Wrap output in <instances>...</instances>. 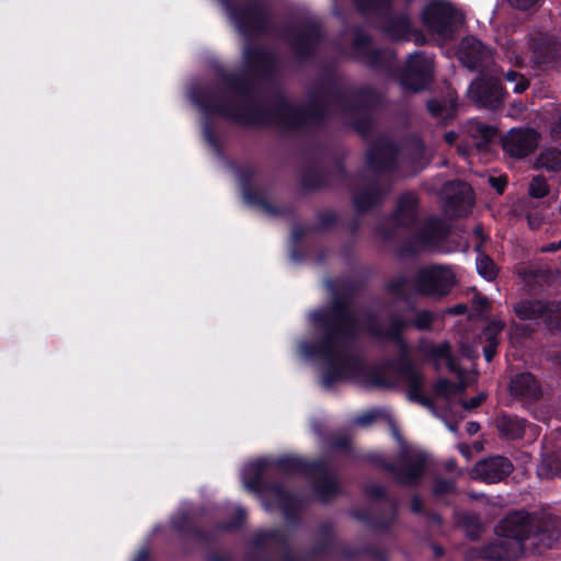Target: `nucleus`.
Wrapping results in <instances>:
<instances>
[{"label": "nucleus", "mask_w": 561, "mask_h": 561, "mask_svg": "<svg viewBox=\"0 0 561 561\" xmlns=\"http://www.w3.org/2000/svg\"><path fill=\"white\" fill-rule=\"evenodd\" d=\"M408 79L403 84L414 92L422 90L432 77L433 60L431 57L422 54H412L409 57L408 65Z\"/></svg>", "instance_id": "1a4fd4ad"}, {"label": "nucleus", "mask_w": 561, "mask_h": 561, "mask_svg": "<svg viewBox=\"0 0 561 561\" xmlns=\"http://www.w3.org/2000/svg\"><path fill=\"white\" fill-rule=\"evenodd\" d=\"M477 271L485 279L492 280L496 276V270L494 262L485 255H481L477 259Z\"/></svg>", "instance_id": "7c9ffc66"}, {"label": "nucleus", "mask_w": 561, "mask_h": 561, "mask_svg": "<svg viewBox=\"0 0 561 561\" xmlns=\"http://www.w3.org/2000/svg\"><path fill=\"white\" fill-rule=\"evenodd\" d=\"M341 346V339L332 332L319 347H313L307 343H304L300 345V351L305 357H313L320 355L329 362H334L335 359L340 358Z\"/></svg>", "instance_id": "dca6fc26"}, {"label": "nucleus", "mask_w": 561, "mask_h": 561, "mask_svg": "<svg viewBox=\"0 0 561 561\" xmlns=\"http://www.w3.org/2000/svg\"><path fill=\"white\" fill-rule=\"evenodd\" d=\"M537 473L540 478H552L561 473V456H549L541 460L537 467Z\"/></svg>", "instance_id": "cd10ccee"}, {"label": "nucleus", "mask_w": 561, "mask_h": 561, "mask_svg": "<svg viewBox=\"0 0 561 561\" xmlns=\"http://www.w3.org/2000/svg\"><path fill=\"white\" fill-rule=\"evenodd\" d=\"M422 21L436 41L446 42L457 32L462 18L448 2L431 0L423 8Z\"/></svg>", "instance_id": "7ed1b4c3"}, {"label": "nucleus", "mask_w": 561, "mask_h": 561, "mask_svg": "<svg viewBox=\"0 0 561 561\" xmlns=\"http://www.w3.org/2000/svg\"><path fill=\"white\" fill-rule=\"evenodd\" d=\"M495 534L516 543L524 552L541 554L556 548L561 538V518L552 514L539 516L525 510L510 511L496 525Z\"/></svg>", "instance_id": "f257e3e1"}, {"label": "nucleus", "mask_w": 561, "mask_h": 561, "mask_svg": "<svg viewBox=\"0 0 561 561\" xmlns=\"http://www.w3.org/2000/svg\"><path fill=\"white\" fill-rule=\"evenodd\" d=\"M424 516L426 517L428 523H431L432 525L440 526L443 523L440 515L436 512L426 511Z\"/></svg>", "instance_id": "09e8293b"}, {"label": "nucleus", "mask_w": 561, "mask_h": 561, "mask_svg": "<svg viewBox=\"0 0 561 561\" xmlns=\"http://www.w3.org/2000/svg\"><path fill=\"white\" fill-rule=\"evenodd\" d=\"M530 47L534 48V61L535 62L545 61V57H546L548 49L545 46H538L535 48L531 45Z\"/></svg>", "instance_id": "49530a36"}, {"label": "nucleus", "mask_w": 561, "mask_h": 561, "mask_svg": "<svg viewBox=\"0 0 561 561\" xmlns=\"http://www.w3.org/2000/svg\"><path fill=\"white\" fill-rule=\"evenodd\" d=\"M514 310L522 320L537 319L540 316H547L549 312L548 306L539 300L520 301L515 306Z\"/></svg>", "instance_id": "4be33fe9"}, {"label": "nucleus", "mask_w": 561, "mask_h": 561, "mask_svg": "<svg viewBox=\"0 0 561 561\" xmlns=\"http://www.w3.org/2000/svg\"><path fill=\"white\" fill-rule=\"evenodd\" d=\"M507 82L513 84V91L515 93H522L528 88V81L516 71H507L505 75Z\"/></svg>", "instance_id": "72a5a7b5"}, {"label": "nucleus", "mask_w": 561, "mask_h": 561, "mask_svg": "<svg viewBox=\"0 0 561 561\" xmlns=\"http://www.w3.org/2000/svg\"><path fill=\"white\" fill-rule=\"evenodd\" d=\"M489 54V49L477 38L466 37L461 44V59L470 68H476Z\"/></svg>", "instance_id": "6ab92c4d"}, {"label": "nucleus", "mask_w": 561, "mask_h": 561, "mask_svg": "<svg viewBox=\"0 0 561 561\" xmlns=\"http://www.w3.org/2000/svg\"><path fill=\"white\" fill-rule=\"evenodd\" d=\"M432 550H433V553H434V559H439L444 556L445 553V550L442 546L439 545H436V543H433L432 545Z\"/></svg>", "instance_id": "4d7b16f0"}, {"label": "nucleus", "mask_w": 561, "mask_h": 561, "mask_svg": "<svg viewBox=\"0 0 561 561\" xmlns=\"http://www.w3.org/2000/svg\"><path fill=\"white\" fill-rule=\"evenodd\" d=\"M510 3L518 9L526 10L538 2V0H508Z\"/></svg>", "instance_id": "c03bdc74"}, {"label": "nucleus", "mask_w": 561, "mask_h": 561, "mask_svg": "<svg viewBox=\"0 0 561 561\" xmlns=\"http://www.w3.org/2000/svg\"><path fill=\"white\" fill-rule=\"evenodd\" d=\"M468 93L477 104L486 107L494 106L504 96L503 90L496 80L477 79L470 84Z\"/></svg>", "instance_id": "ddd939ff"}, {"label": "nucleus", "mask_w": 561, "mask_h": 561, "mask_svg": "<svg viewBox=\"0 0 561 561\" xmlns=\"http://www.w3.org/2000/svg\"><path fill=\"white\" fill-rule=\"evenodd\" d=\"M445 234L440 229H436L435 233L425 241L424 248L434 245Z\"/></svg>", "instance_id": "8fccbe9b"}, {"label": "nucleus", "mask_w": 561, "mask_h": 561, "mask_svg": "<svg viewBox=\"0 0 561 561\" xmlns=\"http://www.w3.org/2000/svg\"><path fill=\"white\" fill-rule=\"evenodd\" d=\"M393 436L402 447L399 462L392 469L393 479L402 485H414L424 476L430 456L419 447H407L396 430Z\"/></svg>", "instance_id": "20e7f679"}, {"label": "nucleus", "mask_w": 561, "mask_h": 561, "mask_svg": "<svg viewBox=\"0 0 561 561\" xmlns=\"http://www.w3.org/2000/svg\"><path fill=\"white\" fill-rule=\"evenodd\" d=\"M454 489V484L450 481H442L437 485L436 491H450Z\"/></svg>", "instance_id": "bf43d9fd"}, {"label": "nucleus", "mask_w": 561, "mask_h": 561, "mask_svg": "<svg viewBox=\"0 0 561 561\" xmlns=\"http://www.w3.org/2000/svg\"><path fill=\"white\" fill-rule=\"evenodd\" d=\"M497 342L489 343L483 350V355L486 362H491L495 355Z\"/></svg>", "instance_id": "de8ad7c7"}, {"label": "nucleus", "mask_w": 561, "mask_h": 561, "mask_svg": "<svg viewBox=\"0 0 561 561\" xmlns=\"http://www.w3.org/2000/svg\"><path fill=\"white\" fill-rule=\"evenodd\" d=\"M150 560V552L148 548L140 549L136 556L134 557L133 561H149Z\"/></svg>", "instance_id": "603ef678"}, {"label": "nucleus", "mask_w": 561, "mask_h": 561, "mask_svg": "<svg viewBox=\"0 0 561 561\" xmlns=\"http://www.w3.org/2000/svg\"><path fill=\"white\" fill-rule=\"evenodd\" d=\"M319 542L312 547L311 554H333L337 547L334 525L332 522H323L318 526Z\"/></svg>", "instance_id": "a211bd4d"}, {"label": "nucleus", "mask_w": 561, "mask_h": 561, "mask_svg": "<svg viewBox=\"0 0 561 561\" xmlns=\"http://www.w3.org/2000/svg\"><path fill=\"white\" fill-rule=\"evenodd\" d=\"M458 449L460 454L465 456L467 459L470 458V448L467 445H460Z\"/></svg>", "instance_id": "69168bd1"}, {"label": "nucleus", "mask_w": 561, "mask_h": 561, "mask_svg": "<svg viewBox=\"0 0 561 561\" xmlns=\"http://www.w3.org/2000/svg\"><path fill=\"white\" fill-rule=\"evenodd\" d=\"M455 284V273L443 265L426 266L417 275L419 290L431 296L447 295Z\"/></svg>", "instance_id": "39448f33"}, {"label": "nucleus", "mask_w": 561, "mask_h": 561, "mask_svg": "<svg viewBox=\"0 0 561 561\" xmlns=\"http://www.w3.org/2000/svg\"><path fill=\"white\" fill-rule=\"evenodd\" d=\"M480 430V425L479 423L477 422H469L467 424V432L470 434V435H473L476 433H478Z\"/></svg>", "instance_id": "052dcab7"}, {"label": "nucleus", "mask_w": 561, "mask_h": 561, "mask_svg": "<svg viewBox=\"0 0 561 561\" xmlns=\"http://www.w3.org/2000/svg\"><path fill=\"white\" fill-rule=\"evenodd\" d=\"M363 366L355 359H346L341 363H333L332 367L322 378L324 387L329 388L333 382L355 377V373L360 371Z\"/></svg>", "instance_id": "f3484780"}, {"label": "nucleus", "mask_w": 561, "mask_h": 561, "mask_svg": "<svg viewBox=\"0 0 561 561\" xmlns=\"http://www.w3.org/2000/svg\"><path fill=\"white\" fill-rule=\"evenodd\" d=\"M446 468L448 471H454L456 469V461L454 459H450L446 462Z\"/></svg>", "instance_id": "338daca9"}, {"label": "nucleus", "mask_w": 561, "mask_h": 561, "mask_svg": "<svg viewBox=\"0 0 561 561\" xmlns=\"http://www.w3.org/2000/svg\"><path fill=\"white\" fill-rule=\"evenodd\" d=\"M247 513L242 507H238L233 515L226 522L218 523L215 528L218 531H234L240 529L245 522Z\"/></svg>", "instance_id": "c85d7f7f"}, {"label": "nucleus", "mask_w": 561, "mask_h": 561, "mask_svg": "<svg viewBox=\"0 0 561 561\" xmlns=\"http://www.w3.org/2000/svg\"><path fill=\"white\" fill-rule=\"evenodd\" d=\"M526 218L531 229L539 228L542 222V217L538 214H526Z\"/></svg>", "instance_id": "37998d69"}, {"label": "nucleus", "mask_w": 561, "mask_h": 561, "mask_svg": "<svg viewBox=\"0 0 561 561\" xmlns=\"http://www.w3.org/2000/svg\"><path fill=\"white\" fill-rule=\"evenodd\" d=\"M230 16H231V19L233 20V22H234L236 26H237L241 32L245 31V25H243V20H242V18H241L238 13H236V12H230Z\"/></svg>", "instance_id": "6e6d98bb"}, {"label": "nucleus", "mask_w": 561, "mask_h": 561, "mask_svg": "<svg viewBox=\"0 0 561 561\" xmlns=\"http://www.w3.org/2000/svg\"><path fill=\"white\" fill-rule=\"evenodd\" d=\"M400 378L402 382L408 387L409 398L411 400L421 402L423 405L431 409V411L435 414L436 411L433 404L430 402V400L422 396L421 390L423 385V377L420 371L411 365H405L400 371Z\"/></svg>", "instance_id": "2eb2a0df"}, {"label": "nucleus", "mask_w": 561, "mask_h": 561, "mask_svg": "<svg viewBox=\"0 0 561 561\" xmlns=\"http://www.w3.org/2000/svg\"><path fill=\"white\" fill-rule=\"evenodd\" d=\"M313 323L324 325L333 330L344 331L352 321L344 308H325L310 313Z\"/></svg>", "instance_id": "4468645a"}, {"label": "nucleus", "mask_w": 561, "mask_h": 561, "mask_svg": "<svg viewBox=\"0 0 561 561\" xmlns=\"http://www.w3.org/2000/svg\"><path fill=\"white\" fill-rule=\"evenodd\" d=\"M504 324L501 321H494L488 325L482 334V339H484L488 343L497 342V335L503 330Z\"/></svg>", "instance_id": "f704fd0d"}, {"label": "nucleus", "mask_w": 561, "mask_h": 561, "mask_svg": "<svg viewBox=\"0 0 561 561\" xmlns=\"http://www.w3.org/2000/svg\"><path fill=\"white\" fill-rule=\"evenodd\" d=\"M497 427L502 435L515 439L524 435L526 423L519 417L502 416L497 421Z\"/></svg>", "instance_id": "5701e85b"}, {"label": "nucleus", "mask_w": 561, "mask_h": 561, "mask_svg": "<svg viewBox=\"0 0 561 561\" xmlns=\"http://www.w3.org/2000/svg\"><path fill=\"white\" fill-rule=\"evenodd\" d=\"M414 496L411 500V512L420 515H425L426 510L424 507L423 501L419 496V493H413Z\"/></svg>", "instance_id": "58836bf2"}, {"label": "nucleus", "mask_w": 561, "mask_h": 561, "mask_svg": "<svg viewBox=\"0 0 561 561\" xmlns=\"http://www.w3.org/2000/svg\"><path fill=\"white\" fill-rule=\"evenodd\" d=\"M466 310H467V307L465 305L460 304V305H457L454 308H451L449 311L453 313H456V314H460V313L466 312Z\"/></svg>", "instance_id": "0e129e2a"}, {"label": "nucleus", "mask_w": 561, "mask_h": 561, "mask_svg": "<svg viewBox=\"0 0 561 561\" xmlns=\"http://www.w3.org/2000/svg\"><path fill=\"white\" fill-rule=\"evenodd\" d=\"M477 130L482 134V137L484 139H489L493 136L494 131L492 128L484 126V125H477Z\"/></svg>", "instance_id": "5fc2aeb1"}, {"label": "nucleus", "mask_w": 561, "mask_h": 561, "mask_svg": "<svg viewBox=\"0 0 561 561\" xmlns=\"http://www.w3.org/2000/svg\"><path fill=\"white\" fill-rule=\"evenodd\" d=\"M485 399V393H480L477 397L472 398L470 401H461V405L463 409L470 411L478 408Z\"/></svg>", "instance_id": "ea45409f"}, {"label": "nucleus", "mask_w": 561, "mask_h": 561, "mask_svg": "<svg viewBox=\"0 0 561 561\" xmlns=\"http://www.w3.org/2000/svg\"><path fill=\"white\" fill-rule=\"evenodd\" d=\"M313 497V500L322 503V504H330L337 495L341 493H310Z\"/></svg>", "instance_id": "a19ab883"}, {"label": "nucleus", "mask_w": 561, "mask_h": 561, "mask_svg": "<svg viewBox=\"0 0 561 561\" xmlns=\"http://www.w3.org/2000/svg\"><path fill=\"white\" fill-rule=\"evenodd\" d=\"M390 0H356L357 7L362 11L369 10H381L383 7L388 5Z\"/></svg>", "instance_id": "c9c22d12"}, {"label": "nucleus", "mask_w": 561, "mask_h": 561, "mask_svg": "<svg viewBox=\"0 0 561 561\" xmlns=\"http://www.w3.org/2000/svg\"><path fill=\"white\" fill-rule=\"evenodd\" d=\"M364 505L353 507L348 515L374 531H387L396 522L398 501L394 493H365Z\"/></svg>", "instance_id": "f03ea898"}, {"label": "nucleus", "mask_w": 561, "mask_h": 561, "mask_svg": "<svg viewBox=\"0 0 561 561\" xmlns=\"http://www.w3.org/2000/svg\"><path fill=\"white\" fill-rule=\"evenodd\" d=\"M420 318L421 319L417 321L416 325L419 328H425L428 324L431 317L427 313H424Z\"/></svg>", "instance_id": "680f3d73"}, {"label": "nucleus", "mask_w": 561, "mask_h": 561, "mask_svg": "<svg viewBox=\"0 0 561 561\" xmlns=\"http://www.w3.org/2000/svg\"><path fill=\"white\" fill-rule=\"evenodd\" d=\"M474 380L476 376L471 375L467 378H463L461 374H459V383L457 385L450 383L446 379H439L435 386L436 397L447 402H451L463 391L466 387L471 385Z\"/></svg>", "instance_id": "aec40b11"}, {"label": "nucleus", "mask_w": 561, "mask_h": 561, "mask_svg": "<svg viewBox=\"0 0 561 561\" xmlns=\"http://www.w3.org/2000/svg\"><path fill=\"white\" fill-rule=\"evenodd\" d=\"M460 525L465 528L467 537L471 540H478L483 531V526L479 517L474 514H463L460 517Z\"/></svg>", "instance_id": "bb28decb"}, {"label": "nucleus", "mask_w": 561, "mask_h": 561, "mask_svg": "<svg viewBox=\"0 0 561 561\" xmlns=\"http://www.w3.org/2000/svg\"><path fill=\"white\" fill-rule=\"evenodd\" d=\"M504 51L507 60L512 65L517 67H522L524 65L526 57L520 51V47L517 46L515 43L508 42L504 47Z\"/></svg>", "instance_id": "473e14b6"}, {"label": "nucleus", "mask_w": 561, "mask_h": 561, "mask_svg": "<svg viewBox=\"0 0 561 561\" xmlns=\"http://www.w3.org/2000/svg\"><path fill=\"white\" fill-rule=\"evenodd\" d=\"M528 193L533 198H542L549 193V185L543 176L537 175L528 185Z\"/></svg>", "instance_id": "c756f323"}, {"label": "nucleus", "mask_w": 561, "mask_h": 561, "mask_svg": "<svg viewBox=\"0 0 561 561\" xmlns=\"http://www.w3.org/2000/svg\"><path fill=\"white\" fill-rule=\"evenodd\" d=\"M513 393L524 398H531L539 392L538 382L531 374H518L511 381Z\"/></svg>", "instance_id": "412c9836"}, {"label": "nucleus", "mask_w": 561, "mask_h": 561, "mask_svg": "<svg viewBox=\"0 0 561 561\" xmlns=\"http://www.w3.org/2000/svg\"><path fill=\"white\" fill-rule=\"evenodd\" d=\"M524 552L518 548L517 542L512 543L505 537H499L479 550V557L489 561H511L519 558Z\"/></svg>", "instance_id": "f8f14e48"}, {"label": "nucleus", "mask_w": 561, "mask_h": 561, "mask_svg": "<svg viewBox=\"0 0 561 561\" xmlns=\"http://www.w3.org/2000/svg\"><path fill=\"white\" fill-rule=\"evenodd\" d=\"M513 470L510 459L493 456L478 461L470 471V477L485 483H495L507 477Z\"/></svg>", "instance_id": "0eeeda50"}, {"label": "nucleus", "mask_w": 561, "mask_h": 561, "mask_svg": "<svg viewBox=\"0 0 561 561\" xmlns=\"http://www.w3.org/2000/svg\"><path fill=\"white\" fill-rule=\"evenodd\" d=\"M536 167L548 171H558L561 169V150L550 149L543 151L537 159Z\"/></svg>", "instance_id": "a878e982"}, {"label": "nucleus", "mask_w": 561, "mask_h": 561, "mask_svg": "<svg viewBox=\"0 0 561 561\" xmlns=\"http://www.w3.org/2000/svg\"><path fill=\"white\" fill-rule=\"evenodd\" d=\"M373 420L371 414L363 415L356 419V423L359 425H366Z\"/></svg>", "instance_id": "e2e57ef3"}, {"label": "nucleus", "mask_w": 561, "mask_h": 561, "mask_svg": "<svg viewBox=\"0 0 561 561\" xmlns=\"http://www.w3.org/2000/svg\"><path fill=\"white\" fill-rule=\"evenodd\" d=\"M277 466L286 471L290 472H304L306 471V463L297 457H284L278 459Z\"/></svg>", "instance_id": "2f4dec72"}, {"label": "nucleus", "mask_w": 561, "mask_h": 561, "mask_svg": "<svg viewBox=\"0 0 561 561\" xmlns=\"http://www.w3.org/2000/svg\"><path fill=\"white\" fill-rule=\"evenodd\" d=\"M170 525L181 537L192 538L206 545L215 541L214 531L198 526L186 512L176 514L171 519Z\"/></svg>", "instance_id": "9b49d317"}, {"label": "nucleus", "mask_w": 561, "mask_h": 561, "mask_svg": "<svg viewBox=\"0 0 561 561\" xmlns=\"http://www.w3.org/2000/svg\"><path fill=\"white\" fill-rule=\"evenodd\" d=\"M260 495V499L266 506V510H272V505H277L284 515L285 520L293 525L299 526L301 522L300 517V504L297 497L298 493H255Z\"/></svg>", "instance_id": "6e6552de"}, {"label": "nucleus", "mask_w": 561, "mask_h": 561, "mask_svg": "<svg viewBox=\"0 0 561 561\" xmlns=\"http://www.w3.org/2000/svg\"><path fill=\"white\" fill-rule=\"evenodd\" d=\"M490 183L497 191V193H503L505 186L504 180H502L501 178H491Z\"/></svg>", "instance_id": "864d4df0"}, {"label": "nucleus", "mask_w": 561, "mask_h": 561, "mask_svg": "<svg viewBox=\"0 0 561 561\" xmlns=\"http://www.w3.org/2000/svg\"><path fill=\"white\" fill-rule=\"evenodd\" d=\"M561 249V240L557 243H549L545 247H542L543 252H554Z\"/></svg>", "instance_id": "13d9d810"}, {"label": "nucleus", "mask_w": 561, "mask_h": 561, "mask_svg": "<svg viewBox=\"0 0 561 561\" xmlns=\"http://www.w3.org/2000/svg\"><path fill=\"white\" fill-rule=\"evenodd\" d=\"M427 107L433 115H442L443 107L438 101H430Z\"/></svg>", "instance_id": "3c124183"}, {"label": "nucleus", "mask_w": 561, "mask_h": 561, "mask_svg": "<svg viewBox=\"0 0 561 561\" xmlns=\"http://www.w3.org/2000/svg\"><path fill=\"white\" fill-rule=\"evenodd\" d=\"M267 541L275 542L284 552L282 561H298L290 548L289 537L278 528L268 530H259L252 538V546L256 551H250L245 556V561H273L265 554L264 547Z\"/></svg>", "instance_id": "423d86ee"}, {"label": "nucleus", "mask_w": 561, "mask_h": 561, "mask_svg": "<svg viewBox=\"0 0 561 561\" xmlns=\"http://www.w3.org/2000/svg\"><path fill=\"white\" fill-rule=\"evenodd\" d=\"M445 138H446L447 142L451 144L455 140L456 135L454 133H448V134H446Z\"/></svg>", "instance_id": "774afa93"}, {"label": "nucleus", "mask_w": 561, "mask_h": 561, "mask_svg": "<svg viewBox=\"0 0 561 561\" xmlns=\"http://www.w3.org/2000/svg\"><path fill=\"white\" fill-rule=\"evenodd\" d=\"M538 134L534 129L513 128L503 140L504 150L512 157L522 158L538 146Z\"/></svg>", "instance_id": "9d476101"}, {"label": "nucleus", "mask_w": 561, "mask_h": 561, "mask_svg": "<svg viewBox=\"0 0 561 561\" xmlns=\"http://www.w3.org/2000/svg\"><path fill=\"white\" fill-rule=\"evenodd\" d=\"M451 186H457L461 194L460 203L465 205L466 207L471 206L472 204V192L471 188L468 186V184L463 182H456L451 183Z\"/></svg>", "instance_id": "4c0bfd02"}, {"label": "nucleus", "mask_w": 561, "mask_h": 561, "mask_svg": "<svg viewBox=\"0 0 561 561\" xmlns=\"http://www.w3.org/2000/svg\"><path fill=\"white\" fill-rule=\"evenodd\" d=\"M337 553L346 559H355L358 557L359 551L353 548H350L346 545H340V549Z\"/></svg>", "instance_id": "79ce46f5"}, {"label": "nucleus", "mask_w": 561, "mask_h": 561, "mask_svg": "<svg viewBox=\"0 0 561 561\" xmlns=\"http://www.w3.org/2000/svg\"><path fill=\"white\" fill-rule=\"evenodd\" d=\"M206 561H232V558L225 553L209 552L206 554Z\"/></svg>", "instance_id": "a18cd8bd"}, {"label": "nucleus", "mask_w": 561, "mask_h": 561, "mask_svg": "<svg viewBox=\"0 0 561 561\" xmlns=\"http://www.w3.org/2000/svg\"><path fill=\"white\" fill-rule=\"evenodd\" d=\"M263 468V461H254L245 466L243 470V485L248 491H256Z\"/></svg>", "instance_id": "b1692460"}, {"label": "nucleus", "mask_w": 561, "mask_h": 561, "mask_svg": "<svg viewBox=\"0 0 561 561\" xmlns=\"http://www.w3.org/2000/svg\"><path fill=\"white\" fill-rule=\"evenodd\" d=\"M363 554L371 557L378 561H387V552L385 549L377 546L368 545L360 549Z\"/></svg>", "instance_id": "e433bc0d"}, {"label": "nucleus", "mask_w": 561, "mask_h": 561, "mask_svg": "<svg viewBox=\"0 0 561 561\" xmlns=\"http://www.w3.org/2000/svg\"><path fill=\"white\" fill-rule=\"evenodd\" d=\"M431 356L433 357L437 367L446 366L450 371L458 373L457 365L450 355V346L443 343L432 348Z\"/></svg>", "instance_id": "393cba45"}]
</instances>
